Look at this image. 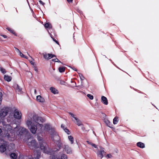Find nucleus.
Here are the masks:
<instances>
[{
	"instance_id": "obj_1",
	"label": "nucleus",
	"mask_w": 159,
	"mask_h": 159,
	"mask_svg": "<svg viewBox=\"0 0 159 159\" xmlns=\"http://www.w3.org/2000/svg\"><path fill=\"white\" fill-rule=\"evenodd\" d=\"M28 132V130L24 127H16L13 129L10 125H6L5 129V136L10 140L13 141L15 139L16 135L20 136L23 134H26Z\"/></svg>"
},
{
	"instance_id": "obj_2",
	"label": "nucleus",
	"mask_w": 159,
	"mask_h": 159,
	"mask_svg": "<svg viewBox=\"0 0 159 159\" xmlns=\"http://www.w3.org/2000/svg\"><path fill=\"white\" fill-rule=\"evenodd\" d=\"M44 122V120L42 117L34 115L32 118H28L26 121V124L31 133L34 134L36 133L38 127V129L39 128L41 129L43 127V125L40 123Z\"/></svg>"
},
{
	"instance_id": "obj_3",
	"label": "nucleus",
	"mask_w": 159,
	"mask_h": 159,
	"mask_svg": "<svg viewBox=\"0 0 159 159\" xmlns=\"http://www.w3.org/2000/svg\"><path fill=\"white\" fill-rule=\"evenodd\" d=\"M44 129L49 132L53 141H57L58 140L59 136L58 134L55 131V129L50 124H45Z\"/></svg>"
},
{
	"instance_id": "obj_4",
	"label": "nucleus",
	"mask_w": 159,
	"mask_h": 159,
	"mask_svg": "<svg viewBox=\"0 0 159 159\" xmlns=\"http://www.w3.org/2000/svg\"><path fill=\"white\" fill-rule=\"evenodd\" d=\"M38 139L40 142V147L41 150L43 151L44 153L50 155L51 152L49 151V148L44 142L41 141L42 138L38 136Z\"/></svg>"
},
{
	"instance_id": "obj_5",
	"label": "nucleus",
	"mask_w": 159,
	"mask_h": 159,
	"mask_svg": "<svg viewBox=\"0 0 159 159\" xmlns=\"http://www.w3.org/2000/svg\"><path fill=\"white\" fill-rule=\"evenodd\" d=\"M26 143L29 148L32 149H36L39 148V144L34 139L30 141V139H28Z\"/></svg>"
},
{
	"instance_id": "obj_6",
	"label": "nucleus",
	"mask_w": 159,
	"mask_h": 159,
	"mask_svg": "<svg viewBox=\"0 0 159 159\" xmlns=\"http://www.w3.org/2000/svg\"><path fill=\"white\" fill-rule=\"evenodd\" d=\"M40 152L35 151L33 157L31 155H30L28 156H24L22 159H39L40 157Z\"/></svg>"
},
{
	"instance_id": "obj_7",
	"label": "nucleus",
	"mask_w": 159,
	"mask_h": 159,
	"mask_svg": "<svg viewBox=\"0 0 159 159\" xmlns=\"http://www.w3.org/2000/svg\"><path fill=\"white\" fill-rule=\"evenodd\" d=\"M51 158V159H67V157L66 155L61 153L56 156L55 155H52Z\"/></svg>"
},
{
	"instance_id": "obj_8",
	"label": "nucleus",
	"mask_w": 159,
	"mask_h": 159,
	"mask_svg": "<svg viewBox=\"0 0 159 159\" xmlns=\"http://www.w3.org/2000/svg\"><path fill=\"white\" fill-rule=\"evenodd\" d=\"M14 116L15 119L20 120L21 118V113L18 110L16 109L14 111Z\"/></svg>"
},
{
	"instance_id": "obj_9",
	"label": "nucleus",
	"mask_w": 159,
	"mask_h": 159,
	"mask_svg": "<svg viewBox=\"0 0 159 159\" xmlns=\"http://www.w3.org/2000/svg\"><path fill=\"white\" fill-rule=\"evenodd\" d=\"M100 150H98L97 153L98 156L99 157H100L101 158V159L103 157L104 155L105 154L106 152L104 151V148L101 147Z\"/></svg>"
},
{
	"instance_id": "obj_10",
	"label": "nucleus",
	"mask_w": 159,
	"mask_h": 159,
	"mask_svg": "<svg viewBox=\"0 0 159 159\" xmlns=\"http://www.w3.org/2000/svg\"><path fill=\"white\" fill-rule=\"evenodd\" d=\"M8 112V111L7 109H5L2 110L0 113V116L1 117H4L7 114Z\"/></svg>"
},
{
	"instance_id": "obj_11",
	"label": "nucleus",
	"mask_w": 159,
	"mask_h": 159,
	"mask_svg": "<svg viewBox=\"0 0 159 159\" xmlns=\"http://www.w3.org/2000/svg\"><path fill=\"white\" fill-rule=\"evenodd\" d=\"M64 147L65 151L67 153L70 154L72 153V151L71 149L68 145H65Z\"/></svg>"
},
{
	"instance_id": "obj_12",
	"label": "nucleus",
	"mask_w": 159,
	"mask_h": 159,
	"mask_svg": "<svg viewBox=\"0 0 159 159\" xmlns=\"http://www.w3.org/2000/svg\"><path fill=\"white\" fill-rule=\"evenodd\" d=\"M102 102L104 104L107 105L108 104V101L107 98L104 96H102L101 98Z\"/></svg>"
},
{
	"instance_id": "obj_13",
	"label": "nucleus",
	"mask_w": 159,
	"mask_h": 159,
	"mask_svg": "<svg viewBox=\"0 0 159 159\" xmlns=\"http://www.w3.org/2000/svg\"><path fill=\"white\" fill-rule=\"evenodd\" d=\"M43 55L45 59L49 60L52 58L51 54H43Z\"/></svg>"
},
{
	"instance_id": "obj_14",
	"label": "nucleus",
	"mask_w": 159,
	"mask_h": 159,
	"mask_svg": "<svg viewBox=\"0 0 159 159\" xmlns=\"http://www.w3.org/2000/svg\"><path fill=\"white\" fill-rule=\"evenodd\" d=\"M6 145L5 144L2 145L0 146V152H4L6 150Z\"/></svg>"
},
{
	"instance_id": "obj_15",
	"label": "nucleus",
	"mask_w": 159,
	"mask_h": 159,
	"mask_svg": "<svg viewBox=\"0 0 159 159\" xmlns=\"http://www.w3.org/2000/svg\"><path fill=\"white\" fill-rule=\"evenodd\" d=\"M4 79L8 82L10 81L12 79L11 76H9L7 75H5L4 77Z\"/></svg>"
},
{
	"instance_id": "obj_16",
	"label": "nucleus",
	"mask_w": 159,
	"mask_h": 159,
	"mask_svg": "<svg viewBox=\"0 0 159 159\" xmlns=\"http://www.w3.org/2000/svg\"><path fill=\"white\" fill-rule=\"evenodd\" d=\"M36 99L37 100L41 102H44V98H42L39 95L37 96Z\"/></svg>"
},
{
	"instance_id": "obj_17",
	"label": "nucleus",
	"mask_w": 159,
	"mask_h": 159,
	"mask_svg": "<svg viewBox=\"0 0 159 159\" xmlns=\"http://www.w3.org/2000/svg\"><path fill=\"white\" fill-rule=\"evenodd\" d=\"M50 89L51 92L54 94H56L58 93V90L53 87H51Z\"/></svg>"
},
{
	"instance_id": "obj_18",
	"label": "nucleus",
	"mask_w": 159,
	"mask_h": 159,
	"mask_svg": "<svg viewBox=\"0 0 159 159\" xmlns=\"http://www.w3.org/2000/svg\"><path fill=\"white\" fill-rule=\"evenodd\" d=\"M16 90V92L21 93V89L18 85H16L15 86Z\"/></svg>"
},
{
	"instance_id": "obj_19",
	"label": "nucleus",
	"mask_w": 159,
	"mask_h": 159,
	"mask_svg": "<svg viewBox=\"0 0 159 159\" xmlns=\"http://www.w3.org/2000/svg\"><path fill=\"white\" fill-rule=\"evenodd\" d=\"M137 145L138 147L140 148H143L145 147L144 144L141 142H138L137 143Z\"/></svg>"
},
{
	"instance_id": "obj_20",
	"label": "nucleus",
	"mask_w": 159,
	"mask_h": 159,
	"mask_svg": "<svg viewBox=\"0 0 159 159\" xmlns=\"http://www.w3.org/2000/svg\"><path fill=\"white\" fill-rule=\"evenodd\" d=\"M75 120L76 121V125H78V126H80L82 125L81 123V122L80 120H79V119L78 118H75Z\"/></svg>"
},
{
	"instance_id": "obj_21",
	"label": "nucleus",
	"mask_w": 159,
	"mask_h": 159,
	"mask_svg": "<svg viewBox=\"0 0 159 159\" xmlns=\"http://www.w3.org/2000/svg\"><path fill=\"white\" fill-rule=\"evenodd\" d=\"M10 157L12 159H15L17 157V155L15 153H12L10 154Z\"/></svg>"
},
{
	"instance_id": "obj_22",
	"label": "nucleus",
	"mask_w": 159,
	"mask_h": 159,
	"mask_svg": "<svg viewBox=\"0 0 159 159\" xmlns=\"http://www.w3.org/2000/svg\"><path fill=\"white\" fill-rule=\"evenodd\" d=\"M69 140L70 141L71 144L73 143L74 142V139L73 137L71 135L69 136L68 137Z\"/></svg>"
},
{
	"instance_id": "obj_23",
	"label": "nucleus",
	"mask_w": 159,
	"mask_h": 159,
	"mask_svg": "<svg viewBox=\"0 0 159 159\" xmlns=\"http://www.w3.org/2000/svg\"><path fill=\"white\" fill-rule=\"evenodd\" d=\"M65 67H60L59 68V70L60 72H63L65 71Z\"/></svg>"
},
{
	"instance_id": "obj_24",
	"label": "nucleus",
	"mask_w": 159,
	"mask_h": 159,
	"mask_svg": "<svg viewBox=\"0 0 159 159\" xmlns=\"http://www.w3.org/2000/svg\"><path fill=\"white\" fill-rule=\"evenodd\" d=\"M44 26L46 28H50L52 27L51 25L49 23H46L44 25Z\"/></svg>"
},
{
	"instance_id": "obj_25",
	"label": "nucleus",
	"mask_w": 159,
	"mask_h": 159,
	"mask_svg": "<svg viewBox=\"0 0 159 159\" xmlns=\"http://www.w3.org/2000/svg\"><path fill=\"white\" fill-rule=\"evenodd\" d=\"M118 119V117H115L113 120V123L114 125L116 124L118 122V121L117 119Z\"/></svg>"
},
{
	"instance_id": "obj_26",
	"label": "nucleus",
	"mask_w": 159,
	"mask_h": 159,
	"mask_svg": "<svg viewBox=\"0 0 159 159\" xmlns=\"http://www.w3.org/2000/svg\"><path fill=\"white\" fill-rule=\"evenodd\" d=\"M7 30L9 31H10L12 34H15V32L14 31L11 29L9 27H7Z\"/></svg>"
},
{
	"instance_id": "obj_27",
	"label": "nucleus",
	"mask_w": 159,
	"mask_h": 159,
	"mask_svg": "<svg viewBox=\"0 0 159 159\" xmlns=\"http://www.w3.org/2000/svg\"><path fill=\"white\" fill-rule=\"evenodd\" d=\"M69 113L71 116L75 120V118H77L76 117V116L73 113L70 112Z\"/></svg>"
},
{
	"instance_id": "obj_28",
	"label": "nucleus",
	"mask_w": 159,
	"mask_h": 159,
	"mask_svg": "<svg viewBox=\"0 0 159 159\" xmlns=\"http://www.w3.org/2000/svg\"><path fill=\"white\" fill-rule=\"evenodd\" d=\"M105 122H106V124H107V125L109 127H111V126H110L111 124L110 122L109 121V120H107L105 121Z\"/></svg>"
},
{
	"instance_id": "obj_29",
	"label": "nucleus",
	"mask_w": 159,
	"mask_h": 159,
	"mask_svg": "<svg viewBox=\"0 0 159 159\" xmlns=\"http://www.w3.org/2000/svg\"><path fill=\"white\" fill-rule=\"evenodd\" d=\"M19 54L20 56L22 57H23L26 59H27V57L26 56L24 55L23 53H22L21 52L19 53Z\"/></svg>"
},
{
	"instance_id": "obj_30",
	"label": "nucleus",
	"mask_w": 159,
	"mask_h": 159,
	"mask_svg": "<svg viewBox=\"0 0 159 159\" xmlns=\"http://www.w3.org/2000/svg\"><path fill=\"white\" fill-rule=\"evenodd\" d=\"M87 96L91 100L93 99V97L92 95L91 94H88L87 95Z\"/></svg>"
},
{
	"instance_id": "obj_31",
	"label": "nucleus",
	"mask_w": 159,
	"mask_h": 159,
	"mask_svg": "<svg viewBox=\"0 0 159 159\" xmlns=\"http://www.w3.org/2000/svg\"><path fill=\"white\" fill-rule=\"evenodd\" d=\"M0 70L3 74H5L6 73L5 70L2 67H0Z\"/></svg>"
},
{
	"instance_id": "obj_32",
	"label": "nucleus",
	"mask_w": 159,
	"mask_h": 159,
	"mask_svg": "<svg viewBox=\"0 0 159 159\" xmlns=\"http://www.w3.org/2000/svg\"><path fill=\"white\" fill-rule=\"evenodd\" d=\"M64 130L65 131L67 134H70V132L69 130L67 129L66 128L65 129H64Z\"/></svg>"
},
{
	"instance_id": "obj_33",
	"label": "nucleus",
	"mask_w": 159,
	"mask_h": 159,
	"mask_svg": "<svg viewBox=\"0 0 159 159\" xmlns=\"http://www.w3.org/2000/svg\"><path fill=\"white\" fill-rule=\"evenodd\" d=\"M79 75L81 80H83L84 79V77L82 74L79 73Z\"/></svg>"
},
{
	"instance_id": "obj_34",
	"label": "nucleus",
	"mask_w": 159,
	"mask_h": 159,
	"mask_svg": "<svg viewBox=\"0 0 159 159\" xmlns=\"http://www.w3.org/2000/svg\"><path fill=\"white\" fill-rule=\"evenodd\" d=\"M2 93L1 92H0V105L1 104L2 102Z\"/></svg>"
},
{
	"instance_id": "obj_35",
	"label": "nucleus",
	"mask_w": 159,
	"mask_h": 159,
	"mask_svg": "<svg viewBox=\"0 0 159 159\" xmlns=\"http://www.w3.org/2000/svg\"><path fill=\"white\" fill-rule=\"evenodd\" d=\"M52 61H54L56 62H61V61L57 58H56L55 59H52Z\"/></svg>"
},
{
	"instance_id": "obj_36",
	"label": "nucleus",
	"mask_w": 159,
	"mask_h": 159,
	"mask_svg": "<svg viewBox=\"0 0 159 159\" xmlns=\"http://www.w3.org/2000/svg\"><path fill=\"white\" fill-rule=\"evenodd\" d=\"M65 82L63 80H60V84L61 85H65Z\"/></svg>"
},
{
	"instance_id": "obj_37",
	"label": "nucleus",
	"mask_w": 159,
	"mask_h": 159,
	"mask_svg": "<svg viewBox=\"0 0 159 159\" xmlns=\"http://www.w3.org/2000/svg\"><path fill=\"white\" fill-rule=\"evenodd\" d=\"M33 68H34V70L36 72H37L38 71V68H37V67H36L35 66H34Z\"/></svg>"
},
{
	"instance_id": "obj_38",
	"label": "nucleus",
	"mask_w": 159,
	"mask_h": 159,
	"mask_svg": "<svg viewBox=\"0 0 159 159\" xmlns=\"http://www.w3.org/2000/svg\"><path fill=\"white\" fill-rule=\"evenodd\" d=\"M92 147H94L95 148H98V147H97V146L95 144L93 143H92V144L91 145Z\"/></svg>"
},
{
	"instance_id": "obj_39",
	"label": "nucleus",
	"mask_w": 159,
	"mask_h": 159,
	"mask_svg": "<svg viewBox=\"0 0 159 159\" xmlns=\"http://www.w3.org/2000/svg\"><path fill=\"white\" fill-rule=\"evenodd\" d=\"M53 40L57 44H59V43L58 41H57L55 39L52 38Z\"/></svg>"
},
{
	"instance_id": "obj_40",
	"label": "nucleus",
	"mask_w": 159,
	"mask_h": 159,
	"mask_svg": "<svg viewBox=\"0 0 159 159\" xmlns=\"http://www.w3.org/2000/svg\"><path fill=\"white\" fill-rule=\"evenodd\" d=\"M39 3L42 4V5H44V3L42 1H41V0L39 1Z\"/></svg>"
},
{
	"instance_id": "obj_41",
	"label": "nucleus",
	"mask_w": 159,
	"mask_h": 159,
	"mask_svg": "<svg viewBox=\"0 0 159 159\" xmlns=\"http://www.w3.org/2000/svg\"><path fill=\"white\" fill-rule=\"evenodd\" d=\"M107 156L108 158H111V157H112V156H111V154H108L107 155Z\"/></svg>"
},
{
	"instance_id": "obj_42",
	"label": "nucleus",
	"mask_w": 159,
	"mask_h": 159,
	"mask_svg": "<svg viewBox=\"0 0 159 159\" xmlns=\"http://www.w3.org/2000/svg\"><path fill=\"white\" fill-rule=\"evenodd\" d=\"M61 127L64 130L66 128H65L64 125H61Z\"/></svg>"
},
{
	"instance_id": "obj_43",
	"label": "nucleus",
	"mask_w": 159,
	"mask_h": 159,
	"mask_svg": "<svg viewBox=\"0 0 159 159\" xmlns=\"http://www.w3.org/2000/svg\"><path fill=\"white\" fill-rule=\"evenodd\" d=\"M86 142L88 143V144H90L91 145V144H92V143L91 142H90L88 141H86Z\"/></svg>"
},
{
	"instance_id": "obj_44",
	"label": "nucleus",
	"mask_w": 159,
	"mask_h": 159,
	"mask_svg": "<svg viewBox=\"0 0 159 159\" xmlns=\"http://www.w3.org/2000/svg\"><path fill=\"white\" fill-rule=\"evenodd\" d=\"M16 48V50L17 52H18L19 53H20V51L19 50V49H18V48Z\"/></svg>"
},
{
	"instance_id": "obj_45",
	"label": "nucleus",
	"mask_w": 159,
	"mask_h": 159,
	"mask_svg": "<svg viewBox=\"0 0 159 159\" xmlns=\"http://www.w3.org/2000/svg\"><path fill=\"white\" fill-rule=\"evenodd\" d=\"M1 36H2L4 38H7V36L6 35H1Z\"/></svg>"
},
{
	"instance_id": "obj_46",
	"label": "nucleus",
	"mask_w": 159,
	"mask_h": 159,
	"mask_svg": "<svg viewBox=\"0 0 159 159\" xmlns=\"http://www.w3.org/2000/svg\"><path fill=\"white\" fill-rule=\"evenodd\" d=\"M68 2H72V0H67Z\"/></svg>"
},
{
	"instance_id": "obj_47",
	"label": "nucleus",
	"mask_w": 159,
	"mask_h": 159,
	"mask_svg": "<svg viewBox=\"0 0 159 159\" xmlns=\"http://www.w3.org/2000/svg\"><path fill=\"white\" fill-rule=\"evenodd\" d=\"M71 68H72V69H73L74 70H75V71L77 70L75 68H73L72 67H71Z\"/></svg>"
},
{
	"instance_id": "obj_48",
	"label": "nucleus",
	"mask_w": 159,
	"mask_h": 159,
	"mask_svg": "<svg viewBox=\"0 0 159 159\" xmlns=\"http://www.w3.org/2000/svg\"><path fill=\"white\" fill-rule=\"evenodd\" d=\"M55 56V55H53L51 54V57H52V58Z\"/></svg>"
},
{
	"instance_id": "obj_49",
	"label": "nucleus",
	"mask_w": 159,
	"mask_h": 159,
	"mask_svg": "<svg viewBox=\"0 0 159 159\" xmlns=\"http://www.w3.org/2000/svg\"><path fill=\"white\" fill-rule=\"evenodd\" d=\"M30 62L31 64H33V66H34V63L32 61H30Z\"/></svg>"
},
{
	"instance_id": "obj_50",
	"label": "nucleus",
	"mask_w": 159,
	"mask_h": 159,
	"mask_svg": "<svg viewBox=\"0 0 159 159\" xmlns=\"http://www.w3.org/2000/svg\"><path fill=\"white\" fill-rule=\"evenodd\" d=\"M2 132V129H1V128H0V133H1Z\"/></svg>"
},
{
	"instance_id": "obj_51",
	"label": "nucleus",
	"mask_w": 159,
	"mask_h": 159,
	"mask_svg": "<svg viewBox=\"0 0 159 159\" xmlns=\"http://www.w3.org/2000/svg\"><path fill=\"white\" fill-rule=\"evenodd\" d=\"M34 92L35 93L36 92V90L35 89L34 90Z\"/></svg>"
}]
</instances>
